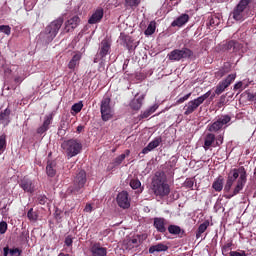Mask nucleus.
<instances>
[{"label":"nucleus","instance_id":"nucleus-38","mask_svg":"<svg viewBox=\"0 0 256 256\" xmlns=\"http://www.w3.org/2000/svg\"><path fill=\"white\" fill-rule=\"evenodd\" d=\"M213 99L215 97V94L211 95V90H209L208 92H206L205 94L201 95L200 97L196 98L199 102L200 105H203V102L206 101V99Z\"/></svg>","mask_w":256,"mask_h":256},{"label":"nucleus","instance_id":"nucleus-32","mask_svg":"<svg viewBox=\"0 0 256 256\" xmlns=\"http://www.w3.org/2000/svg\"><path fill=\"white\" fill-rule=\"evenodd\" d=\"M79 61H81V54H75L68 63V69H75L79 65Z\"/></svg>","mask_w":256,"mask_h":256},{"label":"nucleus","instance_id":"nucleus-4","mask_svg":"<svg viewBox=\"0 0 256 256\" xmlns=\"http://www.w3.org/2000/svg\"><path fill=\"white\" fill-rule=\"evenodd\" d=\"M152 190L154 195L156 197H160V199H163V197H167L169 193H171V188L169 187V184L165 183V180L162 178H156L152 182Z\"/></svg>","mask_w":256,"mask_h":256},{"label":"nucleus","instance_id":"nucleus-16","mask_svg":"<svg viewBox=\"0 0 256 256\" xmlns=\"http://www.w3.org/2000/svg\"><path fill=\"white\" fill-rule=\"evenodd\" d=\"M162 141L163 139L161 137H156L154 140L149 142V144L144 149H142V155H147V153L153 151V149H157V147L161 145Z\"/></svg>","mask_w":256,"mask_h":256},{"label":"nucleus","instance_id":"nucleus-49","mask_svg":"<svg viewBox=\"0 0 256 256\" xmlns=\"http://www.w3.org/2000/svg\"><path fill=\"white\" fill-rule=\"evenodd\" d=\"M217 21H219V19H217V17L209 18V22L207 24V27H215V25H217V23H219Z\"/></svg>","mask_w":256,"mask_h":256},{"label":"nucleus","instance_id":"nucleus-26","mask_svg":"<svg viewBox=\"0 0 256 256\" xmlns=\"http://www.w3.org/2000/svg\"><path fill=\"white\" fill-rule=\"evenodd\" d=\"M238 47H239V43L231 40L223 44L222 51H231L232 53H235Z\"/></svg>","mask_w":256,"mask_h":256},{"label":"nucleus","instance_id":"nucleus-7","mask_svg":"<svg viewBox=\"0 0 256 256\" xmlns=\"http://www.w3.org/2000/svg\"><path fill=\"white\" fill-rule=\"evenodd\" d=\"M100 113L102 120L109 121L113 118V108H111V98L106 97L101 101Z\"/></svg>","mask_w":256,"mask_h":256},{"label":"nucleus","instance_id":"nucleus-53","mask_svg":"<svg viewBox=\"0 0 256 256\" xmlns=\"http://www.w3.org/2000/svg\"><path fill=\"white\" fill-rule=\"evenodd\" d=\"M38 203L40 205H45V203H47V196L45 195L38 196Z\"/></svg>","mask_w":256,"mask_h":256},{"label":"nucleus","instance_id":"nucleus-54","mask_svg":"<svg viewBox=\"0 0 256 256\" xmlns=\"http://www.w3.org/2000/svg\"><path fill=\"white\" fill-rule=\"evenodd\" d=\"M216 147H219V145H223V136L219 135L217 138H216Z\"/></svg>","mask_w":256,"mask_h":256},{"label":"nucleus","instance_id":"nucleus-2","mask_svg":"<svg viewBox=\"0 0 256 256\" xmlns=\"http://www.w3.org/2000/svg\"><path fill=\"white\" fill-rule=\"evenodd\" d=\"M63 25V17H59L53 22L50 23L45 28L44 32H41L38 36V39L42 41V43H51L57 37V33H59V29H61V26Z\"/></svg>","mask_w":256,"mask_h":256},{"label":"nucleus","instance_id":"nucleus-39","mask_svg":"<svg viewBox=\"0 0 256 256\" xmlns=\"http://www.w3.org/2000/svg\"><path fill=\"white\" fill-rule=\"evenodd\" d=\"M7 148V137L5 135L0 136V155L5 152Z\"/></svg>","mask_w":256,"mask_h":256},{"label":"nucleus","instance_id":"nucleus-31","mask_svg":"<svg viewBox=\"0 0 256 256\" xmlns=\"http://www.w3.org/2000/svg\"><path fill=\"white\" fill-rule=\"evenodd\" d=\"M167 249H169V247H167V245L164 244H157L154 246H151L149 248V253L153 254V253H161V251H167Z\"/></svg>","mask_w":256,"mask_h":256},{"label":"nucleus","instance_id":"nucleus-27","mask_svg":"<svg viewBox=\"0 0 256 256\" xmlns=\"http://www.w3.org/2000/svg\"><path fill=\"white\" fill-rule=\"evenodd\" d=\"M57 167V163L55 161H48L46 166V173L48 177H55L57 174V170L55 169Z\"/></svg>","mask_w":256,"mask_h":256},{"label":"nucleus","instance_id":"nucleus-48","mask_svg":"<svg viewBox=\"0 0 256 256\" xmlns=\"http://www.w3.org/2000/svg\"><path fill=\"white\" fill-rule=\"evenodd\" d=\"M230 256H247V253L245 250H240V251H231L229 252Z\"/></svg>","mask_w":256,"mask_h":256},{"label":"nucleus","instance_id":"nucleus-22","mask_svg":"<svg viewBox=\"0 0 256 256\" xmlns=\"http://www.w3.org/2000/svg\"><path fill=\"white\" fill-rule=\"evenodd\" d=\"M11 110L9 108H6L3 112H0V124L4 125V127H7L9 123H11Z\"/></svg>","mask_w":256,"mask_h":256},{"label":"nucleus","instance_id":"nucleus-3","mask_svg":"<svg viewBox=\"0 0 256 256\" xmlns=\"http://www.w3.org/2000/svg\"><path fill=\"white\" fill-rule=\"evenodd\" d=\"M87 183V172L85 170H80L73 181V185L67 189L68 195H81L83 193V188Z\"/></svg>","mask_w":256,"mask_h":256},{"label":"nucleus","instance_id":"nucleus-46","mask_svg":"<svg viewBox=\"0 0 256 256\" xmlns=\"http://www.w3.org/2000/svg\"><path fill=\"white\" fill-rule=\"evenodd\" d=\"M193 185H195V182L191 178L186 179L184 182V187H186V189H193Z\"/></svg>","mask_w":256,"mask_h":256},{"label":"nucleus","instance_id":"nucleus-5","mask_svg":"<svg viewBox=\"0 0 256 256\" xmlns=\"http://www.w3.org/2000/svg\"><path fill=\"white\" fill-rule=\"evenodd\" d=\"M191 57H193V51L185 47L182 49H174L167 55V58L169 61H172V63L184 61V59H191Z\"/></svg>","mask_w":256,"mask_h":256},{"label":"nucleus","instance_id":"nucleus-11","mask_svg":"<svg viewBox=\"0 0 256 256\" xmlns=\"http://www.w3.org/2000/svg\"><path fill=\"white\" fill-rule=\"evenodd\" d=\"M116 201L121 209H129V207H131V198H129V193L127 191L118 193Z\"/></svg>","mask_w":256,"mask_h":256},{"label":"nucleus","instance_id":"nucleus-20","mask_svg":"<svg viewBox=\"0 0 256 256\" xmlns=\"http://www.w3.org/2000/svg\"><path fill=\"white\" fill-rule=\"evenodd\" d=\"M91 256H107V248L101 244H93L90 248Z\"/></svg>","mask_w":256,"mask_h":256},{"label":"nucleus","instance_id":"nucleus-40","mask_svg":"<svg viewBox=\"0 0 256 256\" xmlns=\"http://www.w3.org/2000/svg\"><path fill=\"white\" fill-rule=\"evenodd\" d=\"M27 217L29 221H37V219H39V214H37V212L34 211L33 208H31L30 211H28L27 213Z\"/></svg>","mask_w":256,"mask_h":256},{"label":"nucleus","instance_id":"nucleus-45","mask_svg":"<svg viewBox=\"0 0 256 256\" xmlns=\"http://www.w3.org/2000/svg\"><path fill=\"white\" fill-rule=\"evenodd\" d=\"M125 3L128 7H137L141 0H125Z\"/></svg>","mask_w":256,"mask_h":256},{"label":"nucleus","instance_id":"nucleus-9","mask_svg":"<svg viewBox=\"0 0 256 256\" xmlns=\"http://www.w3.org/2000/svg\"><path fill=\"white\" fill-rule=\"evenodd\" d=\"M231 122V116L224 115L219 117L213 124L208 126V131L211 133H217V131H220V129H223V127H226L227 123Z\"/></svg>","mask_w":256,"mask_h":256},{"label":"nucleus","instance_id":"nucleus-37","mask_svg":"<svg viewBox=\"0 0 256 256\" xmlns=\"http://www.w3.org/2000/svg\"><path fill=\"white\" fill-rule=\"evenodd\" d=\"M247 87H249V84H247L245 80L239 81L234 85V91H243L244 89H247Z\"/></svg>","mask_w":256,"mask_h":256},{"label":"nucleus","instance_id":"nucleus-52","mask_svg":"<svg viewBox=\"0 0 256 256\" xmlns=\"http://www.w3.org/2000/svg\"><path fill=\"white\" fill-rule=\"evenodd\" d=\"M65 245H66L67 247H71V245H73V236L68 235V236L65 238Z\"/></svg>","mask_w":256,"mask_h":256},{"label":"nucleus","instance_id":"nucleus-47","mask_svg":"<svg viewBox=\"0 0 256 256\" xmlns=\"http://www.w3.org/2000/svg\"><path fill=\"white\" fill-rule=\"evenodd\" d=\"M189 97H191V93H188V94L184 95L183 97H180L176 101V105H181V103H185V101H187L189 99Z\"/></svg>","mask_w":256,"mask_h":256},{"label":"nucleus","instance_id":"nucleus-15","mask_svg":"<svg viewBox=\"0 0 256 256\" xmlns=\"http://www.w3.org/2000/svg\"><path fill=\"white\" fill-rule=\"evenodd\" d=\"M200 105L201 104L197 98L189 101L184 106V115H191V113H195V111H197V109H199Z\"/></svg>","mask_w":256,"mask_h":256},{"label":"nucleus","instance_id":"nucleus-13","mask_svg":"<svg viewBox=\"0 0 256 256\" xmlns=\"http://www.w3.org/2000/svg\"><path fill=\"white\" fill-rule=\"evenodd\" d=\"M25 193H35V183L29 178H23L19 183Z\"/></svg>","mask_w":256,"mask_h":256},{"label":"nucleus","instance_id":"nucleus-29","mask_svg":"<svg viewBox=\"0 0 256 256\" xmlns=\"http://www.w3.org/2000/svg\"><path fill=\"white\" fill-rule=\"evenodd\" d=\"M3 256H21V250L19 248L10 249L9 246L3 248Z\"/></svg>","mask_w":256,"mask_h":256},{"label":"nucleus","instance_id":"nucleus-43","mask_svg":"<svg viewBox=\"0 0 256 256\" xmlns=\"http://www.w3.org/2000/svg\"><path fill=\"white\" fill-rule=\"evenodd\" d=\"M81 109H83V102H78L72 105V110L74 113H81Z\"/></svg>","mask_w":256,"mask_h":256},{"label":"nucleus","instance_id":"nucleus-17","mask_svg":"<svg viewBox=\"0 0 256 256\" xmlns=\"http://www.w3.org/2000/svg\"><path fill=\"white\" fill-rule=\"evenodd\" d=\"M205 151H209L211 147H217L216 146V138L215 134L208 133L204 136V145H203Z\"/></svg>","mask_w":256,"mask_h":256},{"label":"nucleus","instance_id":"nucleus-50","mask_svg":"<svg viewBox=\"0 0 256 256\" xmlns=\"http://www.w3.org/2000/svg\"><path fill=\"white\" fill-rule=\"evenodd\" d=\"M224 75H227V70H225V68H221L217 72H215L216 77L221 78L224 77Z\"/></svg>","mask_w":256,"mask_h":256},{"label":"nucleus","instance_id":"nucleus-14","mask_svg":"<svg viewBox=\"0 0 256 256\" xmlns=\"http://www.w3.org/2000/svg\"><path fill=\"white\" fill-rule=\"evenodd\" d=\"M80 23H81V19L79 18V16H74L65 22L64 31H66V33H70V31L77 29Z\"/></svg>","mask_w":256,"mask_h":256},{"label":"nucleus","instance_id":"nucleus-25","mask_svg":"<svg viewBox=\"0 0 256 256\" xmlns=\"http://www.w3.org/2000/svg\"><path fill=\"white\" fill-rule=\"evenodd\" d=\"M143 99H145V96H143V95L138 98H134L130 102L131 109H133V111H139V109H141V107H143Z\"/></svg>","mask_w":256,"mask_h":256},{"label":"nucleus","instance_id":"nucleus-12","mask_svg":"<svg viewBox=\"0 0 256 256\" xmlns=\"http://www.w3.org/2000/svg\"><path fill=\"white\" fill-rule=\"evenodd\" d=\"M141 237L135 236L133 238H129L124 240L123 242V248L127 251H131V249H135V247H139L141 245Z\"/></svg>","mask_w":256,"mask_h":256},{"label":"nucleus","instance_id":"nucleus-23","mask_svg":"<svg viewBox=\"0 0 256 256\" xmlns=\"http://www.w3.org/2000/svg\"><path fill=\"white\" fill-rule=\"evenodd\" d=\"M110 49H111V44H109V41L102 40V42L100 44V52H99L100 57H102V58L107 57Z\"/></svg>","mask_w":256,"mask_h":256},{"label":"nucleus","instance_id":"nucleus-35","mask_svg":"<svg viewBox=\"0 0 256 256\" xmlns=\"http://www.w3.org/2000/svg\"><path fill=\"white\" fill-rule=\"evenodd\" d=\"M131 151L129 150H125L124 154H121L120 156L116 157L114 160L115 165H121V163H123V161H125L126 157H129Z\"/></svg>","mask_w":256,"mask_h":256},{"label":"nucleus","instance_id":"nucleus-42","mask_svg":"<svg viewBox=\"0 0 256 256\" xmlns=\"http://www.w3.org/2000/svg\"><path fill=\"white\" fill-rule=\"evenodd\" d=\"M0 33H4L5 35H11V27L9 25H1Z\"/></svg>","mask_w":256,"mask_h":256},{"label":"nucleus","instance_id":"nucleus-19","mask_svg":"<svg viewBox=\"0 0 256 256\" xmlns=\"http://www.w3.org/2000/svg\"><path fill=\"white\" fill-rule=\"evenodd\" d=\"M53 121V116L51 114L46 115L44 117V122L43 125H41L38 129H37V133L38 135H43V133L49 131V125H51Z\"/></svg>","mask_w":256,"mask_h":256},{"label":"nucleus","instance_id":"nucleus-51","mask_svg":"<svg viewBox=\"0 0 256 256\" xmlns=\"http://www.w3.org/2000/svg\"><path fill=\"white\" fill-rule=\"evenodd\" d=\"M7 231V222L2 221L0 222V233L1 235L5 234Z\"/></svg>","mask_w":256,"mask_h":256},{"label":"nucleus","instance_id":"nucleus-24","mask_svg":"<svg viewBox=\"0 0 256 256\" xmlns=\"http://www.w3.org/2000/svg\"><path fill=\"white\" fill-rule=\"evenodd\" d=\"M189 21V16L187 14L180 15L176 20H174L171 25L172 27H183Z\"/></svg>","mask_w":256,"mask_h":256},{"label":"nucleus","instance_id":"nucleus-30","mask_svg":"<svg viewBox=\"0 0 256 256\" xmlns=\"http://www.w3.org/2000/svg\"><path fill=\"white\" fill-rule=\"evenodd\" d=\"M223 183V176H218L212 184V189H214V191H217L218 193L223 191Z\"/></svg>","mask_w":256,"mask_h":256},{"label":"nucleus","instance_id":"nucleus-10","mask_svg":"<svg viewBox=\"0 0 256 256\" xmlns=\"http://www.w3.org/2000/svg\"><path fill=\"white\" fill-rule=\"evenodd\" d=\"M237 78V74H230L224 80L220 81L215 89V95H221L233 81Z\"/></svg>","mask_w":256,"mask_h":256},{"label":"nucleus","instance_id":"nucleus-58","mask_svg":"<svg viewBox=\"0 0 256 256\" xmlns=\"http://www.w3.org/2000/svg\"><path fill=\"white\" fill-rule=\"evenodd\" d=\"M94 63H97V59H94Z\"/></svg>","mask_w":256,"mask_h":256},{"label":"nucleus","instance_id":"nucleus-8","mask_svg":"<svg viewBox=\"0 0 256 256\" xmlns=\"http://www.w3.org/2000/svg\"><path fill=\"white\" fill-rule=\"evenodd\" d=\"M249 3H251V0H240L232 12V17L235 21H243V17H245L244 11L249 6Z\"/></svg>","mask_w":256,"mask_h":256},{"label":"nucleus","instance_id":"nucleus-28","mask_svg":"<svg viewBox=\"0 0 256 256\" xmlns=\"http://www.w3.org/2000/svg\"><path fill=\"white\" fill-rule=\"evenodd\" d=\"M157 109H159V105L157 104L152 105L151 107H149L148 109H146L144 112L140 114V119H147V117H151V115H153V113L156 112Z\"/></svg>","mask_w":256,"mask_h":256},{"label":"nucleus","instance_id":"nucleus-34","mask_svg":"<svg viewBox=\"0 0 256 256\" xmlns=\"http://www.w3.org/2000/svg\"><path fill=\"white\" fill-rule=\"evenodd\" d=\"M168 232L171 234V235H181V233H185V231H183L181 229V227L177 226V225H170L168 227Z\"/></svg>","mask_w":256,"mask_h":256},{"label":"nucleus","instance_id":"nucleus-41","mask_svg":"<svg viewBox=\"0 0 256 256\" xmlns=\"http://www.w3.org/2000/svg\"><path fill=\"white\" fill-rule=\"evenodd\" d=\"M231 247H233V243L228 242L222 247V255L227 256L229 251H231Z\"/></svg>","mask_w":256,"mask_h":256},{"label":"nucleus","instance_id":"nucleus-36","mask_svg":"<svg viewBox=\"0 0 256 256\" xmlns=\"http://www.w3.org/2000/svg\"><path fill=\"white\" fill-rule=\"evenodd\" d=\"M207 227H209V222H203L202 224H200V226L198 227V231L196 233V239H199V237H201V235H203L204 231H207Z\"/></svg>","mask_w":256,"mask_h":256},{"label":"nucleus","instance_id":"nucleus-33","mask_svg":"<svg viewBox=\"0 0 256 256\" xmlns=\"http://www.w3.org/2000/svg\"><path fill=\"white\" fill-rule=\"evenodd\" d=\"M155 29H157V24L155 23V21H151L147 27V29L145 30L144 34L149 37L151 35H153V33H155Z\"/></svg>","mask_w":256,"mask_h":256},{"label":"nucleus","instance_id":"nucleus-56","mask_svg":"<svg viewBox=\"0 0 256 256\" xmlns=\"http://www.w3.org/2000/svg\"><path fill=\"white\" fill-rule=\"evenodd\" d=\"M77 131H78V133H81L83 131V126H78Z\"/></svg>","mask_w":256,"mask_h":256},{"label":"nucleus","instance_id":"nucleus-6","mask_svg":"<svg viewBox=\"0 0 256 256\" xmlns=\"http://www.w3.org/2000/svg\"><path fill=\"white\" fill-rule=\"evenodd\" d=\"M63 149L66 151V155L71 159V157H76L81 153L83 145L81 142L75 139L68 140L62 144Z\"/></svg>","mask_w":256,"mask_h":256},{"label":"nucleus","instance_id":"nucleus-44","mask_svg":"<svg viewBox=\"0 0 256 256\" xmlns=\"http://www.w3.org/2000/svg\"><path fill=\"white\" fill-rule=\"evenodd\" d=\"M130 187L132 189H139V187H141V181H139V179H132L130 181Z\"/></svg>","mask_w":256,"mask_h":256},{"label":"nucleus","instance_id":"nucleus-21","mask_svg":"<svg viewBox=\"0 0 256 256\" xmlns=\"http://www.w3.org/2000/svg\"><path fill=\"white\" fill-rule=\"evenodd\" d=\"M103 9L102 8H99L97 9L92 15L91 17L89 18L88 20V23L90 25H95L96 23H100L101 22V19H103Z\"/></svg>","mask_w":256,"mask_h":256},{"label":"nucleus","instance_id":"nucleus-55","mask_svg":"<svg viewBox=\"0 0 256 256\" xmlns=\"http://www.w3.org/2000/svg\"><path fill=\"white\" fill-rule=\"evenodd\" d=\"M84 211L86 213H91V211H93V206H91V204H87L86 207L84 208Z\"/></svg>","mask_w":256,"mask_h":256},{"label":"nucleus","instance_id":"nucleus-57","mask_svg":"<svg viewBox=\"0 0 256 256\" xmlns=\"http://www.w3.org/2000/svg\"><path fill=\"white\" fill-rule=\"evenodd\" d=\"M225 99V96H221V100Z\"/></svg>","mask_w":256,"mask_h":256},{"label":"nucleus","instance_id":"nucleus-18","mask_svg":"<svg viewBox=\"0 0 256 256\" xmlns=\"http://www.w3.org/2000/svg\"><path fill=\"white\" fill-rule=\"evenodd\" d=\"M167 220L165 218L156 217L154 218V227L158 233H165L167 231Z\"/></svg>","mask_w":256,"mask_h":256},{"label":"nucleus","instance_id":"nucleus-1","mask_svg":"<svg viewBox=\"0 0 256 256\" xmlns=\"http://www.w3.org/2000/svg\"><path fill=\"white\" fill-rule=\"evenodd\" d=\"M246 184L247 171H245V167L241 166L240 168L230 170L224 186V191L225 193H231L226 196V199H232V197H235V195H239L241 190L245 188Z\"/></svg>","mask_w":256,"mask_h":256}]
</instances>
